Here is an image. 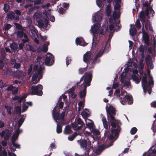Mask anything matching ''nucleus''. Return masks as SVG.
<instances>
[{
    "label": "nucleus",
    "mask_w": 156,
    "mask_h": 156,
    "mask_svg": "<svg viewBox=\"0 0 156 156\" xmlns=\"http://www.w3.org/2000/svg\"><path fill=\"white\" fill-rule=\"evenodd\" d=\"M14 111L17 114H20L21 112V108L20 106H17L14 108Z\"/></svg>",
    "instance_id": "nucleus-38"
},
{
    "label": "nucleus",
    "mask_w": 156,
    "mask_h": 156,
    "mask_svg": "<svg viewBox=\"0 0 156 156\" xmlns=\"http://www.w3.org/2000/svg\"><path fill=\"white\" fill-rule=\"evenodd\" d=\"M4 66V63L2 59L0 60V70L2 69Z\"/></svg>",
    "instance_id": "nucleus-58"
},
{
    "label": "nucleus",
    "mask_w": 156,
    "mask_h": 156,
    "mask_svg": "<svg viewBox=\"0 0 156 156\" xmlns=\"http://www.w3.org/2000/svg\"><path fill=\"white\" fill-rule=\"evenodd\" d=\"M44 69V68L43 66V65H40L39 67L37 72V73H38L40 74L41 75H42V73Z\"/></svg>",
    "instance_id": "nucleus-36"
},
{
    "label": "nucleus",
    "mask_w": 156,
    "mask_h": 156,
    "mask_svg": "<svg viewBox=\"0 0 156 156\" xmlns=\"http://www.w3.org/2000/svg\"><path fill=\"white\" fill-rule=\"evenodd\" d=\"M135 24L136 25V27L137 28H138V29L141 28V25L139 20H136Z\"/></svg>",
    "instance_id": "nucleus-44"
},
{
    "label": "nucleus",
    "mask_w": 156,
    "mask_h": 156,
    "mask_svg": "<svg viewBox=\"0 0 156 156\" xmlns=\"http://www.w3.org/2000/svg\"><path fill=\"white\" fill-rule=\"evenodd\" d=\"M38 52H40L41 51L46 52L48 51V46L46 44H44L41 47H39L38 48Z\"/></svg>",
    "instance_id": "nucleus-19"
},
{
    "label": "nucleus",
    "mask_w": 156,
    "mask_h": 156,
    "mask_svg": "<svg viewBox=\"0 0 156 156\" xmlns=\"http://www.w3.org/2000/svg\"><path fill=\"white\" fill-rule=\"evenodd\" d=\"M75 41L77 45L83 46H84L87 45L83 39H80L79 37H77L76 38Z\"/></svg>",
    "instance_id": "nucleus-14"
},
{
    "label": "nucleus",
    "mask_w": 156,
    "mask_h": 156,
    "mask_svg": "<svg viewBox=\"0 0 156 156\" xmlns=\"http://www.w3.org/2000/svg\"><path fill=\"white\" fill-rule=\"evenodd\" d=\"M90 151V149H88L87 151H86L84 154L82 155H78L77 156H89V152Z\"/></svg>",
    "instance_id": "nucleus-47"
},
{
    "label": "nucleus",
    "mask_w": 156,
    "mask_h": 156,
    "mask_svg": "<svg viewBox=\"0 0 156 156\" xmlns=\"http://www.w3.org/2000/svg\"><path fill=\"white\" fill-rule=\"evenodd\" d=\"M26 47L27 49L29 51H31L34 52L36 51V49L34 46L26 44Z\"/></svg>",
    "instance_id": "nucleus-26"
},
{
    "label": "nucleus",
    "mask_w": 156,
    "mask_h": 156,
    "mask_svg": "<svg viewBox=\"0 0 156 156\" xmlns=\"http://www.w3.org/2000/svg\"><path fill=\"white\" fill-rule=\"evenodd\" d=\"M77 135V133L76 132H75L72 135L69 136L68 137V139L70 141H72L74 139Z\"/></svg>",
    "instance_id": "nucleus-34"
},
{
    "label": "nucleus",
    "mask_w": 156,
    "mask_h": 156,
    "mask_svg": "<svg viewBox=\"0 0 156 156\" xmlns=\"http://www.w3.org/2000/svg\"><path fill=\"white\" fill-rule=\"evenodd\" d=\"M112 133V134H110L108 136L109 139H110V140H113V139L114 138V136L113 135V134H114L115 136V137H118L119 133L118 134V135H117L115 136L114 133Z\"/></svg>",
    "instance_id": "nucleus-59"
},
{
    "label": "nucleus",
    "mask_w": 156,
    "mask_h": 156,
    "mask_svg": "<svg viewBox=\"0 0 156 156\" xmlns=\"http://www.w3.org/2000/svg\"><path fill=\"white\" fill-rule=\"evenodd\" d=\"M85 78L83 83L81 85V87H83L85 85L87 87L90 85V83L92 79L91 72L90 71L88 73H86L84 74Z\"/></svg>",
    "instance_id": "nucleus-5"
},
{
    "label": "nucleus",
    "mask_w": 156,
    "mask_h": 156,
    "mask_svg": "<svg viewBox=\"0 0 156 156\" xmlns=\"http://www.w3.org/2000/svg\"><path fill=\"white\" fill-rule=\"evenodd\" d=\"M90 121H91L92 122V123H89L88 122L87 123H86V126L89 128H92L93 127V125L94 124V123L92 121V120H90L89 119H88Z\"/></svg>",
    "instance_id": "nucleus-51"
},
{
    "label": "nucleus",
    "mask_w": 156,
    "mask_h": 156,
    "mask_svg": "<svg viewBox=\"0 0 156 156\" xmlns=\"http://www.w3.org/2000/svg\"><path fill=\"white\" fill-rule=\"evenodd\" d=\"M22 130L20 129L19 128L16 129L15 131V133L12 136V139L15 138L16 139L18 138L19 134L22 132Z\"/></svg>",
    "instance_id": "nucleus-20"
},
{
    "label": "nucleus",
    "mask_w": 156,
    "mask_h": 156,
    "mask_svg": "<svg viewBox=\"0 0 156 156\" xmlns=\"http://www.w3.org/2000/svg\"><path fill=\"white\" fill-rule=\"evenodd\" d=\"M11 48L14 51L18 49V46L17 44L15 43H13L10 45Z\"/></svg>",
    "instance_id": "nucleus-28"
},
{
    "label": "nucleus",
    "mask_w": 156,
    "mask_h": 156,
    "mask_svg": "<svg viewBox=\"0 0 156 156\" xmlns=\"http://www.w3.org/2000/svg\"><path fill=\"white\" fill-rule=\"evenodd\" d=\"M136 30L135 27H133V28H132L131 27L129 30L130 34L132 36L136 34Z\"/></svg>",
    "instance_id": "nucleus-29"
},
{
    "label": "nucleus",
    "mask_w": 156,
    "mask_h": 156,
    "mask_svg": "<svg viewBox=\"0 0 156 156\" xmlns=\"http://www.w3.org/2000/svg\"><path fill=\"white\" fill-rule=\"evenodd\" d=\"M145 62L147 66H148L149 64H151L152 62V59L150 55H147L145 58Z\"/></svg>",
    "instance_id": "nucleus-23"
},
{
    "label": "nucleus",
    "mask_w": 156,
    "mask_h": 156,
    "mask_svg": "<svg viewBox=\"0 0 156 156\" xmlns=\"http://www.w3.org/2000/svg\"><path fill=\"white\" fill-rule=\"evenodd\" d=\"M77 142L80 143L81 147L84 148L86 151H87L88 149H90V150H93V147L91 146V142L88 138L87 140L83 139L78 140Z\"/></svg>",
    "instance_id": "nucleus-4"
},
{
    "label": "nucleus",
    "mask_w": 156,
    "mask_h": 156,
    "mask_svg": "<svg viewBox=\"0 0 156 156\" xmlns=\"http://www.w3.org/2000/svg\"><path fill=\"white\" fill-rule=\"evenodd\" d=\"M106 110L108 119L109 117L111 119L109 122H111V126L113 129H112V133H114L115 136H117L120 133L121 128L119 125L120 121L115 119V115H116V110L113 106L110 105L108 107L107 105Z\"/></svg>",
    "instance_id": "nucleus-1"
},
{
    "label": "nucleus",
    "mask_w": 156,
    "mask_h": 156,
    "mask_svg": "<svg viewBox=\"0 0 156 156\" xmlns=\"http://www.w3.org/2000/svg\"><path fill=\"white\" fill-rule=\"evenodd\" d=\"M45 64L47 66H52L54 62V58L52 54L50 53H48L46 56Z\"/></svg>",
    "instance_id": "nucleus-6"
},
{
    "label": "nucleus",
    "mask_w": 156,
    "mask_h": 156,
    "mask_svg": "<svg viewBox=\"0 0 156 156\" xmlns=\"http://www.w3.org/2000/svg\"><path fill=\"white\" fill-rule=\"evenodd\" d=\"M66 64L67 66L70 63V62H71V58L69 56H67L66 58Z\"/></svg>",
    "instance_id": "nucleus-53"
},
{
    "label": "nucleus",
    "mask_w": 156,
    "mask_h": 156,
    "mask_svg": "<svg viewBox=\"0 0 156 156\" xmlns=\"http://www.w3.org/2000/svg\"><path fill=\"white\" fill-rule=\"evenodd\" d=\"M10 6L7 4H5L4 5L3 9L4 11L5 12H7L9 9Z\"/></svg>",
    "instance_id": "nucleus-40"
},
{
    "label": "nucleus",
    "mask_w": 156,
    "mask_h": 156,
    "mask_svg": "<svg viewBox=\"0 0 156 156\" xmlns=\"http://www.w3.org/2000/svg\"><path fill=\"white\" fill-rule=\"evenodd\" d=\"M105 50V47H103L102 48L101 50H100L96 54L95 57L93 59V63L91 64V66H92V65H93V63H94V62H96V63H99L100 62V59L98 58L102 56Z\"/></svg>",
    "instance_id": "nucleus-7"
},
{
    "label": "nucleus",
    "mask_w": 156,
    "mask_h": 156,
    "mask_svg": "<svg viewBox=\"0 0 156 156\" xmlns=\"http://www.w3.org/2000/svg\"><path fill=\"white\" fill-rule=\"evenodd\" d=\"M38 24L39 26L40 27H42L44 26V23L42 20H40L37 21Z\"/></svg>",
    "instance_id": "nucleus-50"
},
{
    "label": "nucleus",
    "mask_w": 156,
    "mask_h": 156,
    "mask_svg": "<svg viewBox=\"0 0 156 156\" xmlns=\"http://www.w3.org/2000/svg\"><path fill=\"white\" fill-rule=\"evenodd\" d=\"M150 79L151 80L147 82L148 85L149 86H150L151 85H153L154 84V81L153 80V77L151 76H150Z\"/></svg>",
    "instance_id": "nucleus-60"
},
{
    "label": "nucleus",
    "mask_w": 156,
    "mask_h": 156,
    "mask_svg": "<svg viewBox=\"0 0 156 156\" xmlns=\"http://www.w3.org/2000/svg\"><path fill=\"white\" fill-rule=\"evenodd\" d=\"M15 88L16 89L15 90H12V94L13 95H16L17 94L18 92V90L19 89L18 87H16Z\"/></svg>",
    "instance_id": "nucleus-57"
},
{
    "label": "nucleus",
    "mask_w": 156,
    "mask_h": 156,
    "mask_svg": "<svg viewBox=\"0 0 156 156\" xmlns=\"http://www.w3.org/2000/svg\"><path fill=\"white\" fill-rule=\"evenodd\" d=\"M105 1V0H97L96 3L97 5L99 7H100L102 5V3Z\"/></svg>",
    "instance_id": "nucleus-45"
},
{
    "label": "nucleus",
    "mask_w": 156,
    "mask_h": 156,
    "mask_svg": "<svg viewBox=\"0 0 156 156\" xmlns=\"http://www.w3.org/2000/svg\"><path fill=\"white\" fill-rule=\"evenodd\" d=\"M108 27H101L100 31V34H101L104 35L107 32Z\"/></svg>",
    "instance_id": "nucleus-31"
},
{
    "label": "nucleus",
    "mask_w": 156,
    "mask_h": 156,
    "mask_svg": "<svg viewBox=\"0 0 156 156\" xmlns=\"http://www.w3.org/2000/svg\"><path fill=\"white\" fill-rule=\"evenodd\" d=\"M65 111H63L61 113V115H60V120L62 122H64L65 121Z\"/></svg>",
    "instance_id": "nucleus-41"
},
{
    "label": "nucleus",
    "mask_w": 156,
    "mask_h": 156,
    "mask_svg": "<svg viewBox=\"0 0 156 156\" xmlns=\"http://www.w3.org/2000/svg\"><path fill=\"white\" fill-rule=\"evenodd\" d=\"M143 38L145 44L148 46L149 45V36L146 33H144L143 34Z\"/></svg>",
    "instance_id": "nucleus-16"
},
{
    "label": "nucleus",
    "mask_w": 156,
    "mask_h": 156,
    "mask_svg": "<svg viewBox=\"0 0 156 156\" xmlns=\"http://www.w3.org/2000/svg\"><path fill=\"white\" fill-rule=\"evenodd\" d=\"M114 82L115 81L114 80V82L113 84V85L112 87V88L113 89H116L118 87L119 84L117 83H115Z\"/></svg>",
    "instance_id": "nucleus-61"
},
{
    "label": "nucleus",
    "mask_w": 156,
    "mask_h": 156,
    "mask_svg": "<svg viewBox=\"0 0 156 156\" xmlns=\"http://www.w3.org/2000/svg\"><path fill=\"white\" fill-rule=\"evenodd\" d=\"M5 109L6 110L7 112L9 115H11L12 114L11 110L12 107L9 106L5 105Z\"/></svg>",
    "instance_id": "nucleus-37"
},
{
    "label": "nucleus",
    "mask_w": 156,
    "mask_h": 156,
    "mask_svg": "<svg viewBox=\"0 0 156 156\" xmlns=\"http://www.w3.org/2000/svg\"><path fill=\"white\" fill-rule=\"evenodd\" d=\"M1 156H7V153L6 151L4 150L1 153H0Z\"/></svg>",
    "instance_id": "nucleus-64"
},
{
    "label": "nucleus",
    "mask_w": 156,
    "mask_h": 156,
    "mask_svg": "<svg viewBox=\"0 0 156 156\" xmlns=\"http://www.w3.org/2000/svg\"><path fill=\"white\" fill-rule=\"evenodd\" d=\"M94 21L95 22L99 21L100 22L102 20L101 14L98 13L95 15Z\"/></svg>",
    "instance_id": "nucleus-24"
},
{
    "label": "nucleus",
    "mask_w": 156,
    "mask_h": 156,
    "mask_svg": "<svg viewBox=\"0 0 156 156\" xmlns=\"http://www.w3.org/2000/svg\"><path fill=\"white\" fill-rule=\"evenodd\" d=\"M73 132L71 129L70 126L69 125L66 126L65 128V130L64 131V133L66 134H70Z\"/></svg>",
    "instance_id": "nucleus-22"
},
{
    "label": "nucleus",
    "mask_w": 156,
    "mask_h": 156,
    "mask_svg": "<svg viewBox=\"0 0 156 156\" xmlns=\"http://www.w3.org/2000/svg\"><path fill=\"white\" fill-rule=\"evenodd\" d=\"M16 37L18 38H22L26 34L22 30H17L15 32Z\"/></svg>",
    "instance_id": "nucleus-17"
},
{
    "label": "nucleus",
    "mask_w": 156,
    "mask_h": 156,
    "mask_svg": "<svg viewBox=\"0 0 156 156\" xmlns=\"http://www.w3.org/2000/svg\"><path fill=\"white\" fill-rule=\"evenodd\" d=\"M88 67L87 66L85 68H80L78 70L79 73L80 74L83 73L87 71Z\"/></svg>",
    "instance_id": "nucleus-33"
},
{
    "label": "nucleus",
    "mask_w": 156,
    "mask_h": 156,
    "mask_svg": "<svg viewBox=\"0 0 156 156\" xmlns=\"http://www.w3.org/2000/svg\"><path fill=\"white\" fill-rule=\"evenodd\" d=\"M56 122L58 123L56 128V132L58 133H60L62 132V126L61 124H58L57 120H56Z\"/></svg>",
    "instance_id": "nucleus-25"
},
{
    "label": "nucleus",
    "mask_w": 156,
    "mask_h": 156,
    "mask_svg": "<svg viewBox=\"0 0 156 156\" xmlns=\"http://www.w3.org/2000/svg\"><path fill=\"white\" fill-rule=\"evenodd\" d=\"M42 76L40 74L36 72L34 73L32 76V81L33 84H36L42 78Z\"/></svg>",
    "instance_id": "nucleus-9"
},
{
    "label": "nucleus",
    "mask_w": 156,
    "mask_h": 156,
    "mask_svg": "<svg viewBox=\"0 0 156 156\" xmlns=\"http://www.w3.org/2000/svg\"><path fill=\"white\" fill-rule=\"evenodd\" d=\"M75 89V87H71V88L69 89L68 90L67 92L69 94H71V93L74 92V91Z\"/></svg>",
    "instance_id": "nucleus-56"
},
{
    "label": "nucleus",
    "mask_w": 156,
    "mask_h": 156,
    "mask_svg": "<svg viewBox=\"0 0 156 156\" xmlns=\"http://www.w3.org/2000/svg\"><path fill=\"white\" fill-rule=\"evenodd\" d=\"M83 60L84 62L87 64V66H88L89 69L93 68L96 64V62H94L93 63V65H92V66H91V64L93 61V56H92L91 53L90 51H87L83 55Z\"/></svg>",
    "instance_id": "nucleus-2"
},
{
    "label": "nucleus",
    "mask_w": 156,
    "mask_h": 156,
    "mask_svg": "<svg viewBox=\"0 0 156 156\" xmlns=\"http://www.w3.org/2000/svg\"><path fill=\"white\" fill-rule=\"evenodd\" d=\"M133 103L132 97V96H129V98H128V103L131 105Z\"/></svg>",
    "instance_id": "nucleus-62"
},
{
    "label": "nucleus",
    "mask_w": 156,
    "mask_h": 156,
    "mask_svg": "<svg viewBox=\"0 0 156 156\" xmlns=\"http://www.w3.org/2000/svg\"><path fill=\"white\" fill-rule=\"evenodd\" d=\"M132 78L134 81L137 83H139L140 82V80L139 79L138 77L136 75H133L132 76Z\"/></svg>",
    "instance_id": "nucleus-30"
},
{
    "label": "nucleus",
    "mask_w": 156,
    "mask_h": 156,
    "mask_svg": "<svg viewBox=\"0 0 156 156\" xmlns=\"http://www.w3.org/2000/svg\"><path fill=\"white\" fill-rule=\"evenodd\" d=\"M37 62H39V65H43L45 63V59L42 57L38 56L36 58Z\"/></svg>",
    "instance_id": "nucleus-18"
},
{
    "label": "nucleus",
    "mask_w": 156,
    "mask_h": 156,
    "mask_svg": "<svg viewBox=\"0 0 156 156\" xmlns=\"http://www.w3.org/2000/svg\"><path fill=\"white\" fill-rule=\"evenodd\" d=\"M129 98V95H125L123 98V99L122 98H120V101L121 102V103L123 105L124 103H126L127 102L128 103V98Z\"/></svg>",
    "instance_id": "nucleus-21"
},
{
    "label": "nucleus",
    "mask_w": 156,
    "mask_h": 156,
    "mask_svg": "<svg viewBox=\"0 0 156 156\" xmlns=\"http://www.w3.org/2000/svg\"><path fill=\"white\" fill-rule=\"evenodd\" d=\"M148 12L147 11L146 12L141 11L139 15L140 20L143 24V29L144 28V24L145 22V16L148 15Z\"/></svg>",
    "instance_id": "nucleus-10"
},
{
    "label": "nucleus",
    "mask_w": 156,
    "mask_h": 156,
    "mask_svg": "<svg viewBox=\"0 0 156 156\" xmlns=\"http://www.w3.org/2000/svg\"><path fill=\"white\" fill-rule=\"evenodd\" d=\"M81 115L85 119V120L87 119V117L89 115V114L86 111H83L81 113Z\"/></svg>",
    "instance_id": "nucleus-35"
},
{
    "label": "nucleus",
    "mask_w": 156,
    "mask_h": 156,
    "mask_svg": "<svg viewBox=\"0 0 156 156\" xmlns=\"http://www.w3.org/2000/svg\"><path fill=\"white\" fill-rule=\"evenodd\" d=\"M144 76H143L142 80L141 81L142 86L144 90H147L148 87V85L147 84V76L146 73H144Z\"/></svg>",
    "instance_id": "nucleus-11"
},
{
    "label": "nucleus",
    "mask_w": 156,
    "mask_h": 156,
    "mask_svg": "<svg viewBox=\"0 0 156 156\" xmlns=\"http://www.w3.org/2000/svg\"><path fill=\"white\" fill-rule=\"evenodd\" d=\"M25 39H23L22 40V43L25 44V43H28L29 41V39L27 34H25L24 37Z\"/></svg>",
    "instance_id": "nucleus-39"
},
{
    "label": "nucleus",
    "mask_w": 156,
    "mask_h": 156,
    "mask_svg": "<svg viewBox=\"0 0 156 156\" xmlns=\"http://www.w3.org/2000/svg\"><path fill=\"white\" fill-rule=\"evenodd\" d=\"M13 24L16 26L17 29L21 30L22 28V26L18 23H14Z\"/></svg>",
    "instance_id": "nucleus-48"
},
{
    "label": "nucleus",
    "mask_w": 156,
    "mask_h": 156,
    "mask_svg": "<svg viewBox=\"0 0 156 156\" xmlns=\"http://www.w3.org/2000/svg\"><path fill=\"white\" fill-rule=\"evenodd\" d=\"M101 116L102 118L101 120L103 122L104 128L106 129H108V123L105 117L102 114H101Z\"/></svg>",
    "instance_id": "nucleus-15"
},
{
    "label": "nucleus",
    "mask_w": 156,
    "mask_h": 156,
    "mask_svg": "<svg viewBox=\"0 0 156 156\" xmlns=\"http://www.w3.org/2000/svg\"><path fill=\"white\" fill-rule=\"evenodd\" d=\"M16 87V86H14L13 85H11L9 86L7 88V90L8 91H12Z\"/></svg>",
    "instance_id": "nucleus-49"
},
{
    "label": "nucleus",
    "mask_w": 156,
    "mask_h": 156,
    "mask_svg": "<svg viewBox=\"0 0 156 156\" xmlns=\"http://www.w3.org/2000/svg\"><path fill=\"white\" fill-rule=\"evenodd\" d=\"M12 27V26L9 24L7 23L4 27V29L5 31L9 30Z\"/></svg>",
    "instance_id": "nucleus-46"
},
{
    "label": "nucleus",
    "mask_w": 156,
    "mask_h": 156,
    "mask_svg": "<svg viewBox=\"0 0 156 156\" xmlns=\"http://www.w3.org/2000/svg\"><path fill=\"white\" fill-rule=\"evenodd\" d=\"M58 106L57 104L56 105L54 108L52 112V115L54 119L55 120H60V115L58 112H56V108Z\"/></svg>",
    "instance_id": "nucleus-12"
},
{
    "label": "nucleus",
    "mask_w": 156,
    "mask_h": 156,
    "mask_svg": "<svg viewBox=\"0 0 156 156\" xmlns=\"http://www.w3.org/2000/svg\"><path fill=\"white\" fill-rule=\"evenodd\" d=\"M24 120V119L23 117L20 118L18 122V124L19 128L21 126Z\"/></svg>",
    "instance_id": "nucleus-42"
},
{
    "label": "nucleus",
    "mask_w": 156,
    "mask_h": 156,
    "mask_svg": "<svg viewBox=\"0 0 156 156\" xmlns=\"http://www.w3.org/2000/svg\"><path fill=\"white\" fill-rule=\"evenodd\" d=\"M21 65L20 63H16L13 66V67L14 68L18 69L20 67Z\"/></svg>",
    "instance_id": "nucleus-55"
},
{
    "label": "nucleus",
    "mask_w": 156,
    "mask_h": 156,
    "mask_svg": "<svg viewBox=\"0 0 156 156\" xmlns=\"http://www.w3.org/2000/svg\"><path fill=\"white\" fill-rule=\"evenodd\" d=\"M138 50L140 52L143 53H144V48L143 45H141L138 48Z\"/></svg>",
    "instance_id": "nucleus-52"
},
{
    "label": "nucleus",
    "mask_w": 156,
    "mask_h": 156,
    "mask_svg": "<svg viewBox=\"0 0 156 156\" xmlns=\"http://www.w3.org/2000/svg\"><path fill=\"white\" fill-rule=\"evenodd\" d=\"M137 129V128L135 127L132 128L130 130V133L132 135L135 134L136 132Z\"/></svg>",
    "instance_id": "nucleus-43"
},
{
    "label": "nucleus",
    "mask_w": 156,
    "mask_h": 156,
    "mask_svg": "<svg viewBox=\"0 0 156 156\" xmlns=\"http://www.w3.org/2000/svg\"><path fill=\"white\" fill-rule=\"evenodd\" d=\"M6 18L8 20H11L12 19L16 21H18L20 19L19 16H15V13L12 11H10L7 14Z\"/></svg>",
    "instance_id": "nucleus-8"
},
{
    "label": "nucleus",
    "mask_w": 156,
    "mask_h": 156,
    "mask_svg": "<svg viewBox=\"0 0 156 156\" xmlns=\"http://www.w3.org/2000/svg\"><path fill=\"white\" fill-rule=\"evenodd\" d=\"M43 86L41 84L32 86L31 88V95L41 96L43 94Z\"/></svg>",
    "instance_id": "nucleus-3"
},
{
    "label": "nucleus",
    "mask_w": 156,
    "mask_h": 156,
    "mask_svg": "<svg viewBox=\"0 0 156 156\" xmlns=\"http://www.w3.org/2000/svg\"><path fill=\"white\" fill-rule=\"evenodd\" d=\"M111 5L110 4H108L107 7L106 9V14L108 16H110L111 15Z\"/></svg>",
    "instance_id": "nucleus-27"
},
{
    "label": "nucleus",
    "mask_w": 156,
    "mask_h": 156,
    "mask_svg": "<svg viewBox=\"0 0 156 156\" xmlns=\"http://www.w3.org/2000/svg\"><path fill=\"white\" fill-rule=\"evenodd\" d=\"M83 90L79 92V94L80 98L85 99L87 94V87L84 85L83 87H81Z\"/></svg>",
    "instance_id": "nucleus-13"
},
{
    "label": "nucleus",
    "mask_w": 156,
    "mask_h": 156,
    "mask_svg": "<svg viewBox=\"0 0 156 156\" xmlns=\"http://www.w3.org/2000/svg\"><path fill=\"white\" fill-rule=\"evenodd\" d=\"M101 151H102L105 149V146L103 144L99 146L98 148Z\"/></svg>",
    "instance_id": "nucleus-63"
},
{
    "label": "nucleus",
    "mask_w": 156,
    "mask_h": 156,
    "mask_svg": "<svg viewBox=\"0 0 156 156\" xmlns=\"http://www.w3.org/2000/svg\"><path fill=\"white\" fill-rule=\"evenodd\" d=\"M91 33H92L93 34H98L99 33V31L98 30V29H97L96 28L94 27V26L91 27Z\"/></svg>",
    "instance_id": "nucleus-32"
},
{
    "label": "nucleus",
    "mask_w": 156,
    "mask_h": 156,
    "mask_svg": "<svg viewBox=\"0 0 156 156\" xmlns=\"http://www.w3.org/2000/svg\"><path fill=\"white\" fill-rule=\"evenodd\" d=\"M77 124L81 125H83L84 124L83 122L80 118H78L77 119Z\"/></svg>",
    "instance_id": "nucleus-54"
}]
</instances>
